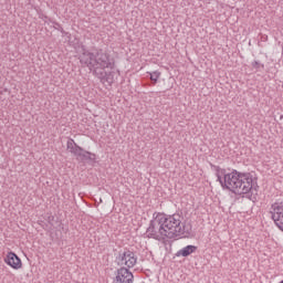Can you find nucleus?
<instances>
[{"label":"nucleus","mask_w":283,"mask_h":283,"mask_svg":"<svg viewBox=\"0 0 283 283\" xmlns=\"http://www.w3.org/2000/svg\"><path fill=\"white\" fill-rule=\"evenodd\" d=\"M54 27V30H57L59 32H61V34H63L64 36H67L69 40L72 39V34L70 32H66L65 29H63V27L61 25V23L53 21L52 22Z\"/></svg>","instance_id":"f8f14e48"},{"label":"nucleus","mask_w":283,"mask_h":283,"mask_svg":"<svg viewBox=\"0 0 283 283\" xmlns=\"http://www.w3.org/2000/svg\"><path fill=\"white\" fill-rule=\"evenodd\" d=\"M276 202H283V199H277Z\"/></svg>","instance_id":"dca6fc26"},{"label":"nucleus","mask_w":283,"mask_h":283,"mask_svg":"<svg viewBox=\"0 0 283 283\" xmlns=\"http://www.w3.org/2000/svg\"><path fill=\"white\" fill-rule=\"evenodd\" d=\"M180 235L184 238H193V230L191 227H187L181 223V232H177V238H180Z\"/></svg>","instance_id":"9b49d317"},{"label":"nucleus","mask_w":283,"mask_h":283,"mask_svg":"<svg viewBox=\"0 0 283 283\" xmlns=\"http://www.w3.org/2000/svg\"><path fill=\"white\" fill-rule=\"evenodd\" d=\"M197 251L198 247L189 244L177 251L175 258H189V255H192V253H196Z\"/></svg>","instance_id":"9d476101"},{"label":"nucleus","mask_w":283,"mask_h":283,"mask_svg":"<svg viewBox=\"0 0 283 283\" xmlns=\"http://www.w3.org/2000/svg\"><path fill=\"white\" fill-rule=\"evenodd\" d=\"M48 222H49V224H52V222H54V216H49Z\"/></svg>","instance_id":"2eb2a0df"},{"label":"nucleus","mask_w":283,"mask_h":283,"mask_svg":"<svg viewBox=\"0 0 283 283\" xmlns=\"http://www.w3.org/2000/svg\"><path fill=\"white\" fill-rule=\"evenodd\" d=\"M117 266H125V269H134L135 264L138 263V256L136 253L127 248L120 250L115 256Z\"/></svg>","instance_id":"423d86ee"},{"label":"nucleus","mask_w":283,"mask_h":283,"mask_svg":"<svg viewBox=\"0 0 283 283\" xmlns=\"http://www.w3.org/2000/svg\"><path fill=\"white\" fill-rule=\"evenodd\" d=\"M211 169L216 171L217 182L221 185L222 189L231 191L235 196H244L245 193H258V181L253 182V175L251 172H242L232 169L231 172H227V169L220 168V166L210 164Z\"/></svg>","instance_id":"f03ea898"},{"label":"nucleus","mask_w":283,"mask_h":283,"mask_svg":"<svg viewBox=\"0 0 283 283\" xmlns=\"http://www.w3.org/2000/svg\"><path fill=\"white\" fill-rule=\"evenodd\" d=\"M270 214L277 229L283 231V201L273 203L271 206Z\"/></svg>","instance_id":"0eeeda50"},{"label":"nucleus","mask_w":283,"mask_h":283,"mask_svg":"<svg viewBox=\"0 0 283 283\" xmlns=\"http://www.w3.org/2000/svg\"><path fill=\"white\" fill-rule=\"evenodd\" d=\"M159 216L169 240H174V238H178V233H182V216L179 213L167 214L165 212H159Z\"/></svg>","instance_id":"7ed1b4c3"},{"label":"nucleus","mask_w":283,"mask_h":283,"mask_svg":"<svg viewBox=\"0 0 283 283\" xmlns=\"http://www.w3.org/2000/svg\"><path fill=\"white\" fill-rule=\"evenodd\" d=\"M147 74L151 81V84L156 85L158 83V78H160L163 73H160V71H154V72H147Z\"/></svg>","instance_id":"ddd939ff"},{"label":"nucleus","mask_w":283,"mask_h":283,"mask_svg":"<svg viewBox=\"0 0 283 283\" xmlns=\"http://www.w3.org/2000/svg\"><path fill=\"white\" fill-rule=\"evenodd\" d=\"M6 264L8 266H11V269H14L15 271H19V269H22L23 262L21 261V258L17 255V253L10 251L7 253V256L4 258Z\"/></svg>","instance_id":"1a4fd4ad"},{"label":"nucleus","mask_w":283,"mask_h":283,"mask_svg":"<svg viewBox=\"0 0 283 283\" xmlns=\"http://www.w3.org/2000/svg\"><path fill=\"white\" fill-rule=\"evenodd\" d=\"M130 268L122 266L116 270L113 282L114 283H134V273L129 271Z\"/></svg>","instance_id":"6e6552de"},{"label":"nucleus","mask_w":283,"mask_h":283,"mask_svg":"<svg viewBox=\"0 0 283 283\" xmlns=\"http://www.w3.org/2000/svg\"><path fill=\"white\" fill-rule=\"evenodd\" d=\"M251 66L253 67V70H256V72H260V70H264V64L261 63V62L258 61V60H254V61L251 63Z\"/></svg>","instance_id":"4468645a"},{"label":"nucleus","mask_w":283,"mask_h":283,"mask_svg":"<svg viewBox=\"0 0 283 283\" xmlns=\"http://www.w3.org/2000/svg\"><path fill=\"white\" fill-rule=\"evenodd\" d=\"M147 238L151 240H157V242H163L168 238L167 230L165 229V223L160 217V212H154L153 219L146 230Z\"/></svg>","instance_id":"39448f33"},{"label":"nucleus","mask_w":283,"mask_h":283,"mask_svg":"<svg viewBox=\"0 0 283 283\" xmlns=\"http://www.w3.org/2000/svg\"><path fill=\"white\" fill-rule=\"evenodd\" d=\"M66 150L72 154L78 163L86 165H94V163H96V154L85 150V148L76 144L72 137H69L66 142Z\"/></svg>","instance_id":"20e7f679"},{"label":"nucleus","mask_w":283,"mask_h":283,"mask_svg":"<svg viewBox=\"0 0 283 283\" xmlns=\"http://www.w3.org/2000/svg\"><path fill=\"white\" fill-rule=\"evenodd\" d=\"M78 61L82 67H87L93 76H96L101 83L113 85L114 72L106 70H114L116 67V60L103 49H87L86 45H80Z\"/></svg>","instance_id":"f257e3e1"}]
</instances>
